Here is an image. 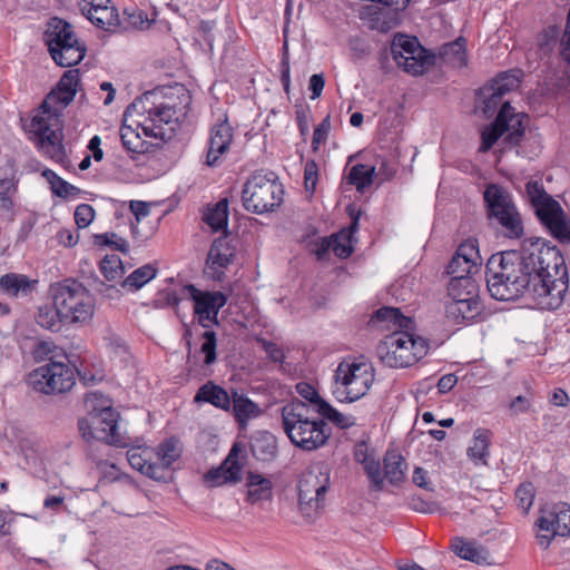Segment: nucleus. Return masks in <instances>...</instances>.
<instances>
[{"mask_svg":"<svg viewBox=\"0 0 570 570\" xmlns=\"http://www.w3.org/2000/svg\"><path fill=\"white\" fill-rule=\"evenodd\" d=\"M533 252H529L525 239L520 249L492 254L485 265L487 287L497 301H515L529 296L540 305V297L533 291L540 274L535 273Z\"/></svg>","mask_w":570,"mask_h":570,"instance_id":"1","label":"nucleus"},{"mask_svg":"<svg viewBox=\"0 0 570 570\" xmlns=\"http://www.w3.org/2000/svg\"><path fill=\"white\" fill-rule=\"evenodd\" d=\"M529 252H533L535 273L540 274L533 291L539 294L542 308L557 309L569 287V274L561 250L541 237L525 239Z\"/></svg>","mask_w":570,"mask_h":570,"instance_id":"2","label":"nucleus"},{"mask_svg":"<svg viewBox=\"0 0 570 570\" xmlns=\"http://www.w3.org/2000/svg\"><path fill=\"white\" fill-rule=\"evenodd\" d=\"M282 429L291 443L307 452L323 448L332 435V428L313 415L309 404L295 397L281 407Z\"/></svg>","mask_w":570,"mask_h":570,"instance_id":"3","label":"nucleus"},{"mask_svg":"<svg viewBox=\"0 0 570 570\" xmlns=\"http://www.w3.org/2000/svg\"><path fill=\"white\" fill-rule=\"evenodd\" d=\"M485 218L497 235L517 240L524 236L522 215L513 195L502 185L490 183L483 191Z\"/></svg>","mask_w":570,"mask_h":570,"instance_id":"4","label":"nucleus"},{"mask_svg":"<svg viewBox=\"0 0 570 570\" xmlns=\"http://www.w3.org/2000/svg\"><path fill=\"white\" fill-rule=\"evenodd\" d=\"M525 194L540 224L561 244L570 243V219L561 205L537 180L525 184Z\"/></svg>","mask_w":570,"mask_h":570,"instance_id":"5","label":"nucleus"},{"mask_svg":"<svg viewBox=\"0 0 570 570\" xmlns=\"http://www.w3.org/2000/svg\"><path fill=\"white\" fill-rule=\"evenodd\" d=\"M284 187L274 171H255L243 186L244 208L257 215L275 212L284 202Z\"/></svg>","mask_w":570,"mask_h":570,"instance_id":"6","label":"nucleus"},{"mask_svg":"<svg viewBox=\"0 0 570 570\" xmlns=\"http://www.w3.org/2000/svg\"><path fill=\"white\" fill-rule=\"evenodd\" d=\"M43 40L50 57L60 67H75L86 57V43L77 38L73 27L61 18L49 20Z\"/></svg>","mask_w":570,"mask_h":570,"instance_id":"7","label":"nucleus"},{"mask_svg":"<svg viewBox=\"0 0 570 570\" xmlns=\"http://www.w3.org/2000/svg\"><path fill=\"white\" fill-rule=\"evenodd\" d=\"M527 118V114L515 112L510 101L507 100L499 109L493 121L482 130L480 151L490 150L504 134L507 135L502 142L505 147L519 146L525 135L524 120Z\"/></svg>","mask_w":570,"mask_h":570,"instance_id":"8","label":"nucleus"},{"mask_svg":"<svg viewBox=\"0 0 570 570\" xmlns=\"http://www.w3.org/2000/svg\"><path fill=\"white\" fill-rule=\"evenodd\" d=\"M55 306L60 308L67 323H79L94 315V302L89 291L78 281L66 278L51 286Z\"/></svg>","mask_w":570,"mask_h":570,"instance_id":"9","label":"nucleus"},{"mask_svg":"<svg viewBox=\"0 0 570 570\" xmlns=\"http://www.w3.org/2000/svg\"><path fill=\"white\" fill-rule=\"evenodd\" d=\"M132 112L147 114L156 128L173 125L170 130L174 131V126L186 116V106H178L170 98L166 99L164 89L156 88L136 98L125 110L126 116Z\"/></svg>","mask_w":570,"mask_h":570,"instance_id":"10","label":"nucleus"},{"mask_svg":"<svg viewBox=\"0 0 570 570\" xmlns=\"http://www.w3.org/2000/svg\"><path fill=\"white\" fill-rule=\"evenodd\" d=\"M120 414L110 404L94 409L88 416L78 420V431L86 442L100 441L117 448L128 446L127 439L118 433Z\"/></svg>","mask_w":570,"mask_h":570,"instance_id":"11","label":"nucleus"},{"mask_svg":"<svg viewBox=\"0 0 570 570\" xmlns=\"http://www.w3.org/2000/svg\"><path fill=\"white\" fill-rule=\"evenodd\" d=\"M330 484V469L325 465L311 466L299 475L298 508L306 518H313L312 513L323 507Z\"/></svg>","mask_w":570,"mask_h":570,"instance_id":"12","label":"nucleus"},{"mask_svg":"<svg viewBox=\"0 0 570 570\" xmlns=\"http://www.w3.org/2000/svg\"><path fill=\"white\" fill-rule=\"evenodd\" d=\"M27 383L41 394H63L76 384L75 370L62 362L50 361L35 368L28 375Z\"/></svg>","mask_w":570,"mask_h":570,"instance_id":"13","label":"nucleus"},{"mask_svg":"<svg viewBox=\"0 0 570 570\" xmlns=\"http://www.w3.org/2000/svg\"><path fill=\"white\" fill-rule=\"evenodd\" d=\"M406 332L395 331L381 341L376 347L377 355L390 367H407L415 364V357L410 350Z\"/></svg>","mask_w":570,"mask_h":570,"instance_id":"14","label":"nucleus"},{"mask_svg":"<svg viewBox=\"0 0 570 570\" xmlns=\"http://www.w3.org/2000/svg\"><path fill=\"white\" fill-rule=\"evenodd\" d=\"M374 367L365 361L341 363L337 367L335 379L342 384L351 386L354 397H363L374 382Z\"/></svg>","mask_w":570,"mask_h":570,"instance_id":"15","label":"nucleus"},{"mask_svg":"<svg viewBox=\"0 0 570 570\" xmlns=\"http://www.w3.org/2000/svg\"><path fill=\"white\" fill-rule=\"evenodd\" d=\"M181 292L188 293L194 302V313L198 317V324L204 328L209 327V314H218L228 301V296L223 292L200 291L193 284L185 285Z\"/></svg>","mask_w":570,"mask_h":570,"instance_id":"16","label":"nucleus"},{"mask_svg":"<svg viewBox=\"0 0 570 570\" xmlns=\"http://www.w3.org/2000/svg\"><path fill=\"white\" fill-rule=\"evenodd\" d=\"M243 445L235 442L225 460L217 468H212L204 474V482L209 488L220 487L226 483H238L242 480L244 463L239 461Z\"/></svg>","mask_w":570,"mask_h":570,"instance_id":"17","label":"nucleus"},{"mask_svg":"<svg viewBox=\"0 0 570 570\" xmlns=\"http://www.w3.org/2000/svg\"><path fill=\"white\" fill-rule=\"evenodd\" d=\"M229 239V233L217 237L207 254L206 273L210 278L222 282L225 277V268L230 265L235 258V245Z\"/></svg>","mask_w":570,"mask_h":570,"instance_id":"18","label":"nucleus"},{"mask_svg":"<svg viewBox=\"0 0 570 570\" xmlns=\"http://www.w3.org/2000/svg\"><path fill=\"white\" fill-rule=\"evenodd\" d=\"M233 138L234 130L228 122L227 115H225L224 119L214 125L210 130L205 160L208 167H218L223 163L222 156L229 150Z\"/></svg>","mask_w":570,"mask_h":570,"instance_id":"19","label":"nucleus"},{"mask_svg":"<svg viewBox=\"0 0 570 570\" xmlns=\"http://www.w3.org/2000/svg\"><path fill=\"white\" fill-rule=\"evenodd\" d=\"M537 525L552 537L570 534V505L563 502L554 504L538 519Z\"/></svg>","mask_w":570,"mask_h":570,"instance_id":"20","label":"nucleus"},{"mask_svg":"<svg viewBox=\"0 0 570 570\" xmlns=\"http://www.w3.org/2000/svg\"><path fill=\"white\" fill-rule=\"evenodd\" d=\"M482 303L479 297L452 298L445 307L446 317L455 324L475 322L482 314Z\"/></svg>","mask_w":570,"mask_h":570,"instance_id":"21","label":"nucleus"},{"mask_svg":"<svg viewBox=\"0 0 570 570\" xmlns=\"http://www.w3.org/2000/svg\"><path fill=\"white\" fill-rule=\"evenodd\" d=\"M151 458L153 451L148 448H131L127 451V460L132 469L155 481H166L163 468L153 462Z\"/></svg>","mask_w":570,"mask_h":570,"instance_id":"22","label":"nucleus"},{"mask_svg":"<svg viewBox=\"0 0 570 570\" xmlns=\"http://www.w3.org/2000/svg\"><path fill=\"white\" fill-rule=\"evenodd\" d=\"M232 399V392L229 393L214 381H207L197 390L194 396V403H208L216 409L230 412Z\"/></svg>","mask_w":570,"mask_h":570,"instance_id":"23","label":"nucleus"},{"mask_svg":"<svg viewBox=\"0 0 570 570\" xmlns=\"http://www.w3.org/2000/svg\"><path fill=\"white\" fill-rule=\"evenodd\" d=\"M232 397L230 411L240 429H245L250 420L263 414L257 403L252 401L246 394L239 393L235 387H232Z\"/></svg>","mask_w":570,"mask_h":570,"instance_id":"24","label":"nucleus"},{"mask_svg":"<svg viewBox=\"0 0 570 570\" xmlns=\"http://www.w3.org/2000/svg\"><path fill=\"white\" fill-rule=\"evenodd\" d=\"M252 455L259 462L271 463L278 455L277 438L268 431H256L249 442Z\"/></svg>","mask_w":570,"mask_h":570,"instance_id":"25","label":"nucleus"},{"mask_svg":"<svg viewBox=\"0 0 570 570\" xmlns=\"http://www.w3.org/2000/svg\"><path fill=\"white\" fill-rule=\"evenodd\" d=\"M31 128L33 134L38 137L41 145L48 144L55 148V156L57 159L65 157V147L61 142V130L51 129L48 120L41 116H35L31 119Z\"/></svg>","mask_w":570,"mask_h":570,"instance_id":"26","label":"nucleus"},{"mask_svg":"<svg viewBox=\"0 0 570 570\" xmlns=\"http://www.w3.org/2000/svg\"><path fill=\"white\" fill-rule=\"evenodd\" d=\"M450 548L461 559L472 561L479 566L489 563V551L475 541L466 540L463 537H455L451 540Z\"/></svg>","mask_w":570,"mask_h":570,"instance_id":"27","label":"nucleus"},{"mask_svg":"<svg viewBox=\"0 0 570 570\" xmlns=\"http://www.w3.org/2000/svg\"><path fill=\"white\" fill-rule=\"evenodd\" d=\"M180 442L175 438L167 439L157 446V465L164 470V475L166 476V481H164L165 483L171 482L174 480V472L171 466L174 462L180 458Z\"/></svg>","mask_w":570,"mask_h":570,"instance_id":"28","label":"nucleus"},{"mask_svg":"<svg viewBox=\"0 0 570 570\" xmlns=\"http://www.w3.org/2000/svg\"><path fill=\"white\" fill-rule=\"evenodd\" d=\"M79 81V69H69L63 72L55 88L50 91L62 108L72 102Z\"/></svg>","mask_w":570,"mask_h":570,"instance_id":"29","label":"nucleus"},{"mask_svg":"<svg viewBox=\"0 0 570 570\" xmlns=\"http://www.w3.org/2000/svg\"><path fill=\"white\" fill-rule=\"evenodd\" d=\"M247 501L255 504L261 501L272 500L273 483L264 475L249 471L247 473Z\"/></svg>","mask_w":570,"mask_h":570,"instance_id":"30","label":"nucleus"},{"mask_svg":"<svg viewBox=\"0 0 570 570\" xmlns=\"http://www.w3.org/2000/svg\"><path fill=\"white\" fill-rule=\"evenodd\" d=\"M373 324L387 323L396 331L415 330V322L412 317L402 314L397 307L383 306L375 311L371 317Z\"/></svg>","mask_w":570,"mask_h":570,"instance_id":"31","label":"nucleus"},{"mask_svg":"<svg viewBox=\"0 0 570 570\" xmlns=\"http://www.w3.org/2000/svg\"><path fill=\"white\" fill-rule=\"evenodd\" d=\"M384 479L392 485L399 487L405 481L407 463L396 451H387L384 455Z\"/></svg>","mask_w":570,"mask_h":570,"instance_id":"32","label":"nucleus"},{"mask_svg":"<svg viewBox=\"0 0 570 570\" xmlns=\"http://www.w3.org/2000/svg\"><path fill=\"white\" fill-rule=\"evenodd\" d=\"M441 58L456 68L468 66L466 39L463 36L454 41L446 42L440 48Z\"/></svg>","mask_w":570,"mask_h":570,"instance_id":"33","label":"nucleus"},{"mask_svg":"<svg viewBox=\"0 0 570 570\" xmlns=\"http://www.w3.org/2000/svg\"><path fill=\"white\" fill-rule=\"evenodd\" d=\"M448 294L451 298L479 297V284L472 274L451 277Z\"/></svg>","mask_w":570,"mask_h":570,"instance_id":"34","label":"nucleus"},{"mask_svg":"<svg viewBox=\"0 0 570 570\" xmlns=\"http://www.w3.org/2000/svg\"><path fill=\"white\" fill-rule=\"evenodd\" d=\"M435 61V55L420 45L416 53L405 59L404 71L412 76H420L433 67Z\"/></svg>","mask_w":570,"mask_h":570,"instance_id":"35","label":"nucleus"},{"mask_svg":"<svg viewBox=\"0 0 570 570\" xmlns=\"http://www.w3.org/2000/svg\"><path fill=\"white\" fill-rule=\"evenodd\" d=\"M158 269L154 264H145L131 272L122 282L121 287L135 292L144 287L157 276Z\"/></svg>","mask_w":570,"mask_h":570,"instance_id":"36","label":"nucleus"},{"mask_svg":"<svg viewBox=\"0 0 570 570\" xmlns=\"http://www.w3.org/2000/svg\"><path fill=\"white\" fill-rule=\"evenodd\" d=\"M205 223L217 233L223 230L224 234L228 233V200L226 198L220 199L215 204L213 208L208 209V213L204 216Z\"/></svg>","mask_w":570,"mask_h":570,"instance_id":"37","label":"nucleus"},{"mask_svg":"<svg viewBox=\"0 0 570 570\" xmlns=\"http://www.w3.org/2000/svg\"><path fill=\"white\" fill-rule=\"evenodd\" d=\"M478 104L487 118H490L505 102L502 97L488 83L481 87L476 92Z\"/></svg>","mask_w":570,"mask_h":570,"instance_id":"38","label":"nucleus"},{"mask_svg":"<svg viewBox=\"0 0 570 570\" xmlns=\"http://www.w3.org/2000/svg\"><path fill=\"white\" fill-rule=\"evenodd\" d=\"M491 436L492 433L490 430L476 429L473 436V444L468 449V455L472 460H479L485 464V459L489 456Z\"/></svg>","mask_w":570,"mask_h":570,"instance_id":"39","label":"nucleus"},{"mask_svg":"<svg viewBox=\"0 0 570 570\" xmlns=\"http://www.w3.org/2000/svg\"><path fill=\"white\" fill-rule=\"evenodd\" d=\"M42 176L50 185L51 193L57 197L67 198L69 196H77L81 193L80 188L69 184L51 169H45L42 171Z\"/></svg>","mask_w":570,"mask_h":570,"instance_id":"40","label":"nucleus"},{"mask_svg":"<svg viewBox=\"0 0 570 570\" xmlns=\"http://www.w3.org/2000/svg\"><path fill=\"white\" fill-rule=\"evenodd\" d=\"M87 19L90 20L97 28L102 30H110V28H116L120 24L117 9L115 7H110L109 4L92 10V12L87 16Z\"/></svg>","mask_w":570,"mask_h":570,"instance_id":"41","label":"nucleus"},{"mask_svg":"<svg viewBox=\"0 0 570 570\" xmlns=\"http://www.w3.org/2000/svg\"><path fill=\"white\" fill-rule=\"evenodd\" d=\"M36 321L41 327L51 332H59L62 323H67L60 308L55 305L40 307Z\"/></svg>","mask_w":570,"mask_h":570,"instance_id":"42","label":"nucleus"},{"mask_svg":"<svg viewBox=\"0 0 570 570\" xmlns=\"http://www.w3.org/2000/svg\"><path fill=\"white\" fill-rule=\"evenodd\" d=\"M375 175V167H368L364 164L354 165L346 176L347 184L355 186L358 191H363L372 185Z\"/></svg>","mask_w":570,"mask_h":570,"instance_id":"43","label":"nucleus"},{"mask_svg":"<svg viewBox=\"0 0 570 570\" xmlns=\"http://www.w3.org/2000/svg\"><path fill=\"white\" fill-rule=\"evenodd\" d=\"M30 281L27 276L9 273L0 277V289L9 296L17 297L20 292L30 291Z\"/></svg>","mask_w":570,"mask_h":570,"instance_id":"44","label":"nucleus"},{"mask_svg":"<svg viewBox=\"0 0 570 570\" xmlns=\"http://www.w3.org/2000/svg\"><path fill=\"white\" fill-rule=\"evenodd\" d=\"M518 73L520 70L500 72L488 85L493 86V89L503 98L504 95L520 87L521 80Z\"/></svg>","mask_w":570,"mask_h":570,"instance_id":"45","label":"nucleus"},{"mask_svg":"<svg viewBox=\"0 0 570 570\" xmlns=\"http://www.w3.org/2000/svg\"><path fill=\"white\" fill-rule=\"evenodd\" d=\"M99 269L109 282L121 278L126 273L121 258L116 254L106 255L99 263Z\"/></svg>","mask_w":570,"mask_h":570,"instance_id":"46","label":"nucleus"},{"mask_svg":"<svg viewBox=\"0 0 570 570\" xmlns=\"http://www.w3.org/2000/svg\"><path fill=\"white\" fill-rule=\"evenodd\" d=\"M94 244L100 247H109L125 255L129 253L128 242L114 232L94 235Z\"/></svg>","mask_w":570,"mask_h":570,"instance_id":"47","label":"nucleus"},{"mask_svg":"<svg viewBox=\"0 0 570 570\" xmlns=\"http://www.w3.org/2000/svg\"><path fill=\"white\" fill-rule=\"evenodd\" d=\"M362 466L371 482V489L376 492L382 491L384 489V476L380 460L372 455Z\"/></svg>","mask_w":570,"mask_h":570,"instance_id":"48","label":"nucleus"},{"mask_svg":"<svg viewBox=\"0 0 570 570\" xmlns=\"http://www.w3.org/2000/svg\"><path fill=\"white\" fill-rule=\"evenodd\" d=\"M478 272L476 264L470 258H461V254H454L446 265V274L451 277L469 275Z\"/></svg>","mask_w":570,"mask_h":570,"instance_id":"49","label":"nucleus"},{"mask_svg":"<svg viewBox=\"0 0 570 570\" xmlns=\"http://www.w3.org/2000/svg\"><path fill=\"white\" fill-rule=\"evenodd\" d=\"M124 14L127 16V20L130 26H132L134 28L144 30V29H148L155 22V17L157 16V11L154 10L151 19L148 17V14L144 10L138 9V8H132V9L126 8L124 10Z\"/></svg>","mask_w":570,"mask_h":570,"instance_id":"50","label":"nucleus"},{"mask_svg":"<svg viewBox=\"0 0 570 570\" xmlns=\"http://www.w3.org/2000/svg\"><path fill=\"white\" fill-rule=\"evenodd\" d=\"M14 173L10 177L0 178V208L10 210L13 206L11 195L17 190Z\"/></svg>","mask_w":570,"mask_h":570,"instance_id":"51","label":"nucleus"},{"mask_svg":"<svg viewBox=\"0 0 570 570\" xmlns=\"http://www.w3.org/2000/svg\"><path fill=\"white\" fill-rule=\"evenodd\" d=\"M331 238L333 242L332 250L336 257L346 259L353 254L354 247L352 245V239L345 236V234L334 233L331 235Z\"/></svg>","mask_w":570,"mask_h":570,"instance_id":"52","label":"nucleus"},{"mask_svg":"<svg viewBox=\"0 0 570 570\" xmlns=\"http://www.w3.org/2000/svg\"><path fill=\"white\" fill-rule=\"evenodd\" d=\"M202 337H203L204 342L202 344L200 351L205 355L204 364L209 366V365L214 364L217 358V353H216L217 336L214 331H205L202 334Z\"/></svg>","mask_w":570,"mask_h":570,"instance_id":"53","label":"nucleus"},{"mask_svg":"<svg viewBox=\"0 0 570 570\" xmlns=\"http://www.w3.org/2000/svg\"><path fill=\"white\" fill-rule=\"evenodd\" d=\"M406 332V342L410 345V350L415 357V363L422 360L429 352V341L424 337L415 335L414 330H404Z\"/></svg>","mask_w":570,"mask_h":570,"instance_id":"54","label":"nucleus"},{"mask_svg":"<svg viewBox=\"0 0 570 570\" xmlns=\"http://www.w3.org/2000/svg\"><path fill=\"white\" fill-rule=\"evenodd\" d=\"M560 35V28L551 24L542 29L538 36V46L543 52H550Z\"/></svg>","mask_w":570,"mask_h":570,"instance_id":"55","label":"nucleus"},{"mask_svg":"<svg viewBox=\"0 0 570 570\" xmlns=\"http://www.w3.org/2000/svg\"><path fill=\"white\" fill-rule=\"evenodd\" d=\"M455 254H461V258H470L476 264V269L482 264L479 253V242L476 238L470 237L465 239L456 249Z\"/></svg>","mask_w":570,"mask_h":570,"instance_id":"56","label":"nucleus"},{"mask_svg":"<svg viewBox=\"0 0 570 570\" xmlns=\"http://www.w3.org/2000/svg\"><path fill=\"white\" fill-rule=\"evenodd\" d=\"M141 136L132 129L130 126L122 125L120 128V140L122 147L128 151L135 155V151L140 144ZM135 159V156H131Z\"/></svg>","mask_w":570,"mask_h":570,"instance_id":"57","label":"nucleus"},{"mask_svg":"<svg viewBox=\"0 0 570 570\" xmlns=\"http://www.w3.org/2000/svg\"><path fill=\"white\" fill-rule=\"evenodd\" d=\"M534 499V489L531 483H522L515 490V500L518 501V507L523 510V512H528L533 504Z\"/></svg>","mask_w":570,"mask_h":570,"instance_id":"58","label":"nucleus"},{"mask_svg":"<svg viewBox=\"0 0 570 570\" xmlns=\"http://www.w3.org/2000/svg\"><path fill=\"white\" fill-rule=\"evenodd\" d=\"M392 45L409 55V57L416 53V50L420 48V42L416 37H410L400 32L394 36Z\"/></svg>","mask_w":570,"mask_h":570,"instance_id":"59","label":"nucleus"},{"mask_svg":"<svg viewBox=\"0 0 570 570\" xmlns=\"http://www.w3.org/2000/svg\"><path fill=\"white\" fill-rule=\"evenodd\" d=\"M95 209L89 204H80L75 210V222L78 228L88 227L95 218Z\"/></svg>","mask_w":570,"mask_h":570,"instance_id":"60","label":"nucleus"},{"mask_svg":"<svg viewBox=\"0 0 570 570\" xmlns=\"http://www.w3.org/2000/svg\"><path fill=\"white\" fill-rule=\"evenodd\" d=\"M181 297L175 291L163 289L158 292V297L153 301L155 308L177 307Z\"/></svg>","mask_w":570,"mask_h":570,"instance_id":"61","label":"nucleus"},{"mask_svg":"<svg viewBox=\"0 0 570 570\" xmlns=\"http://www.w3.org/2000/svg\"><path fill=\"white\" fill-rule=\"evenodd\" d=\"M104 342L110 352L115 354L127 353V345L125 341L116 334L111 328H107L104 335Z\"/></svg>","mask_w":570,"mask_h":570,"instance_id":"62","label":"nucleus"},{"mask_svg":"<svg viewBox=\"0 0 570 570\" xmlns=\"http://www.w3.org/2000/svg\"><path fill=\"white\" fill-rule=\"evenodd\" d=\"M331 130L330 115H327L314 129L312 148L314 151L318 149L320 144L325 142Z\"/></svg>","mask_w":570,"mask_h":570,"instance_id":"63","label":"nucleus"},{"mask_svg":"<svg viewBox=\"0 0 570 570\" xmlns=\"http://www.w3.org/2000/svg\"><path fill=\"white\" fill-rule=\"evenodd\" d=\"M350 50L352 52V58L355 60H360L370 55L371 48L368 43L360 37H353L348 41Z\"/></svg>","mask_w":570,"mask_h":570,"instance_id":"64","label":"nucleus"}]
</instances>
